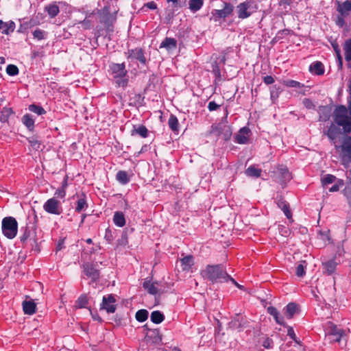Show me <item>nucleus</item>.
Segmentation results:
<instances>
[{
    "mask_svg": "<svg viewBox=\"0 0 351 351\" xmlns=\"http://www.w3.org/2000/svg\"><path fill=\"white\" fill-rule=\"evenodd\" d=\"M203 278L211 281L213 283L223 282L228 281V275L224 268L221 265H208L205 269L200 272Z\"/></svg>",
    "mask_w": 351,
    "mask_h": 351,
    "instance_id": "1",
    "label": "nucleus"
},
{
    "mask_svg": "<svg viewBox=\"0 0 351 351\" xmlns=\"http://www.w3.org/2000/svg\"><path fill=\"white\" fill-rule=\"evenodd\" d=\"M112 77L118 86L125 87L127 86L128 80L126 77L127 71L124 63L112 64L110 66Z\"/></svg>",
    "mask_w": 351,
    "mask_h": 351,
    "instance_id": "2",
    "label": "nucleus"
},
{
    "mask_svg": "<svg viewBox=\"0 0 351 351\" xmlns=\"http://www.w3.org/2000/svg\"><path fill=\"white\" fill-rule=\"evenodd\" d=\"M257 9L258 5L254 0H247L237 6V16L241 19H247L256 12Z\"/></svg>",
    "mask_w": 351,
    "mask_h": 351,
    "instance_id": "3",
    "label": "nucleus"
},
{
    "mask_svg": "<svg viewBox=\"0 0 351 351\" xmlns=\"http://www.w3.org/2000/svg\"><path fill=\"white\" fill-rule=\"evenodd\" d=\"M17 221L14 217H5L2 220V231L7 238H14L17 234Z\"/></svg>",
    "mask_w": 351,
    "mask_h": 351,
    "instance_id": "4",
    "label": "nucleus"
},
{
    "mask_svg": "<svg viewBox=\"0 0 351 351\" xmlns=\"http://www.w3.org/2000/svg\"><path fill=\"white\" fill-rule=\"evenodd\" d=\"M210 134L228 141L232 135V129L226 123L220 122L211 126Z\"/></svg>",
    "mask_w": 351,
    "mask_h": 351,
    "instance_id": "5",
    "label": "nucleus"
},
{
    "mask_svg": "<svg viewBox=\"0 0 351 351\" xmlns=\"http://www.w3.org/2000/svg\"><path fill=\"white\" fill-rule=\"evenodd\" d=\"M44 210L52 215H60L62 212L61 203L56 197L49 199L43 205Z\"/></svg>",
    "mask_w": 351,
    "mask_h": 351,
    "instance_id": "6",
    "label": "nucleus"
},
{
    "mask_svg": "<svg viewBox=\"0 0 351 351\" xmlns=\"http://www.w3.org/2000/svg\"><path fill=\"white\" fill-rule=\"evenodd\" d=\"M350 120L348 116V109L344 106H339L336 108L334 112V121L339 125H344Z\"/></svg>",
    "mask_w": 351,
    "mask_h": 351,
    "instance_id": "7",
    "label": "nucleus"
},
{
    "mask_svg": "<svg viewBox=\"0 0 351 351\" xmlns=\"http://www.w3.org/2000/svg\"><path fill=\"white\" fill-rule=\"evenodd\" d=\"M116 300L113 295L110 294L103 297L100 310H105L108 313H113L116 311Z\"/></svg>",
    "mask_w": 351,
    "mask_h": 351,
    "instance_id": "8",
    "label": "nucleus"
},
{
    "mask_svg": "<svg viewBox=\"0 0 351 351\" xmlns=\"http://www.w3.org/2000/svg\"><path fill=\"white\" fill-rule=\"evenodd\" d=\"M233 7L230 3H224L223 8L221 10H213L212 11V15L215 21H217L219 19H225L232 13Z\"/></svg>",
    "mask_w": 351,
    "mask_h": 351,
    "instance_id": "9",
    "label": "nucleus"
},
{
    "mask_svg": "<svg viewBox=\"0 0 351 351\" xmlns=\"http://www.w3.org/2000/svg\"><path fill=\"white\" fill-rule=\"evenodd\" d=\"M84 272L93 282H96L99 278V271L96 266L92 263H86L83 265Z\"/></svg>",
    "mask_w": 351,
    "mask_h": 351,
    "instance_id": "10",
    "label": "nucleus"
},
{
    "mask_svg": "<svg viewBox=\"0 0 351 351\" xmlns=\"http://www.w3.org/2000/svg\"><path fill=\"white\" fill-rule=\"evenodd\" d=\"M344 335V331L340 328H338L335 325H331L327 335L330 339V341L332 342H340L341 338Z\"/></svg>",
    "mask_w": 351,
    "mask_h": 351,
    "instance_id": "11",
    "label": "nucleus"
},
{
    "mask_svg": "<svg viewBox=\"0 0 351 351\" xmlns=\"http://www.w3.org/2000/svg\"><path fill=\"white\" fill-rule=\"evenodd\" d=\"M148 343L158 345L162 341V335L158 329L149 330L145 337Z\"/></svg>",
    "mask_w": 351,
    "mask_h": 351,
    "instance_id": "12",
    "label": "nucleus"
},
{
    "mask_svg": "<svg viewBox=\"0 0 351 351\" xmlns=\"http://www.w3.org/2000/svg\"><path fill=\"white\" fill-rule=\"evenodd\" d=\"M250 130L247 127L241 128L234 138V141L239 144H245L247 143L250 135Z\"/></svg>",
    "mask_w": 351,
    "mask_h": 351,
    "instance_id": "13",
    "label": "nucleus"
},
{
    "mask_svg": "<svg viewBox=\"0 0 351 351\" xmlns=\"http://www.w3.org/2000/svg\"><path fill=\"white\" fill-rule=\"evenodd\" d=\"M158 283L155 282H153L149 280H145L143 284V286L147 292L152 295H158L162 293V291L158 288Z\"/></svg>",
    "mask_w": 351,
    "mask_h": 351,
    "instance_id": "14",
    "label": "nucleus"
},
{
    "mask_svg": "<svg viewBox=\"0 0 351 351\" xmlns=\"http://www.w3.org/2000/svg\"><path fill=\"white\" fill-rule=\"evenodd\" d=\"M337 10L343 16H348L351 13V1L337 2Z\"/></svg>",
    "mask_w": 351,
    "mask_h": 351,
    "instance_id": "15",
    "label": "nucleus"
},
{
    "mask_svg": "<svg viewBox=\"0 0 351 351\" xmlns=\"http://www.w3.org/2000/svg\"><path fill=\"white\" fill-rule=\"evenodd\" d=\"M15 27L16 25L12 21L4 22L0 20V32L2 34L9 35L14 31Z\"/></svg>",
    "mask_w": 351,
    "mask_h": 351,
    "instance_id": "16",
    "label": "nucleus"
},
{
    "mask_svg": "<svg viewBox=\"0 0 351 351\" xmlns=\"http://www.w3.org/2000/svg\"><path fill=\"white\" fill-rule=\"evenodd\" d=\"M128 58L132 59H136L143 64H145L146 62L143 51L141 48H136L135 49L129 50Z\"/></svg>",
    "mask_w": 351,
    "mask_h": 351,
    "instance_id": "17",
    "label": "nucleus"
},
{
    "mask_svg": "<svg viewBox=\"0 0 351 351\" xmlns=\"http://www.w3.org/2000/svg\"><path fill=\"white\" fill-rule=\"evenodd\" d=\"M177 47V41L173 38H165L160 43V48H165L169 51L176 49Z\"/></svg>",
    "mask_w": 351,
    "mask_h": 351,
    "instance_id": "18",
    "label": "nucleus"
},
{
    "mask_svg": "<svg viewBox=\"0 0 351 351\" xmlns=\"http://www.w3.org/2000/svg\"><path fill=\"white\" fill-rule=\"evenodd\" d=\"M341 134V130L335 124H331L328 128L326 134L332 141L337 139L339 135Z\"/></svg>",
    "mask_w": 351,
    "mask_h": 351,
    "instance_id": "19",
    "label": "nucleus"
},
{
    "mask_svg": "<svg viewBox=\"0 0 351 351\" xmlns=\"http://www.w3.org/2000/svg\"><path fill=\"white\" fill-rule=\"evenodd\" d=\"M23 308L25 314L32 315L36 312V304L33 300H25L23 302Z\"/></svg>",
    "mask_w": 351,
    "mask_h": 351,
    "instance_id": "20",
    "label": "nucleus"
},
{
    "mask_svg": "<svg viewBox=\"0 0 351 351\" xmlns=\"http://www.w3.org/2000/svg\"><path fill=\"white\" fill-rule=\"evenodd\" d=\"M341 150L345 156L351 159V137H347L344 139L341 145Z\"/></svg>",
    "mask_w": 351,
    "mask_h": 351,
    "instance_id": "21",
    "label": "nucleus"
},
{
    "mask_svg": "<svg viewBox=\"0 0 351 351\" xmlns=\"http://www.w3.org/2000/svg\"><path fill=\"white\" fill-rule=\"evenodd\" d=\"M309 70L311 73L317 75H322L324 72V66L320 62L312 63L309 66Z\"/></svg>",
    "mask_w": 351,
    "mask_h": 351,
    "instance_id": "22",
    "label": "nucleus"
},
{
    "mask_svg": "<svg viewBox=\"0 0 351 351\" xmlns=\"http://www.w3.org/2000/svg\"><path fill=\"white\" fill-rule=\"evenodd\" d=\"M180 261L184 271H189L194 263L193 257L191 255L184 257Z\"/></svg>",
    "mask_w": 351,
    "mask_h": 351,
    "instance_id": "23",
    "label": "nucleus"
},
{
    "mask_svg": "<svg viewBox=\"0 0 351 351\" xmlns=\"http://www.w3.org/2000/svg\"><path fill=\"white\" fill-rule=\"evenodd\" d=\"M113 221L118 227H123L125 224V219L123 213L115 212L113 217Z\"/></svg>",
    "mask_w": 351,
    "mask_h": 351,
    "instance_id": "24",
    "label": "nucleus"
},
{
    "mask_svg": "<svg viewBox=\"0 0 351 351\" xmlns=\"http://www.w3.org/2000/svg\"><path fill=\"white\" fill-rule=\"evenodd\" d=\"M336 265L334 260H330L323 263V269L328 274H332L335 271Z\"/></svg>",
    "mask_w": 351,
    "mask_h": 351,
    "instance_id": "25",
    "label": "nucleus"
},
{
    "mask_svg": "<svg viewBox=\"0 0 351 351\" xmlns=\"http://www.w3.org/2000/svg\"><path fill=\"white\" fill-rule=\"evenodd\" d=\"M87 208L88 204L86 202L85 196L83 195L82 197H79L77 201L75 211L77 213H81L82 210H86Z\"/></svg>",
    "mask_w": 351,
    "mask_h": 351,
    "instance_id": "26",
    "label": "nucleus"
},
{
    "mask_svg": "<svg viewBox=\"0 0 351 351\" xmlns=\"http://www.w3.org/2000/svg\"><path fill=\"white\" fill-rule=\"evenodd\" d=\"M150 319L152 322L158 324L164 320L165 316L160 311H154L151 313Z\"/></svg>",
    "mask_w": 351,
    "mask_h": 351,
    "instance_id": "27",
    "label": "nucleus"
},
{
    "mask_svg": "<svg viewBox=\"0 0 351 351\" xmlns=\"http://www.w3.org/2000/svg\"><path fill=\"white\" fill-rule=\"evenodd\" d=\"M297 311V305L295 303H289L285 307V315L288 319L293 317Z\"/></svg>",
    "mask_w": 351,
    "mask_h": 351,
    "instance_id": "28",
    "label": "nucleus"
},
{
    "mask_svg": "<svg viewBox=\"0 0 351 351\" xmlns=\"http://www.w3.org/2000/svg\"><path fill=\"white\" fill-rule=\"evenodd\" d=\"M245 174L250 177L258 178L261 176V169L250 166L245 170Z\"/></svg>",
    "mask_w": 351,
    "mask_h": 351,
    "instance_id": "29",
    "label": "nucleus"
},
{
    "mask_svg": "<svg viewBox=\"0 0 351 351\" xmlns=\"http://www.w3.org/2000/svg\"><path fill=\"white\" fill-rule=\"evenodd\" d=\"M306 263L305 261H301L296 267L295 274L300 278L304 276L306 274Z\"/></svg>",
    "mask_w": 351,
    "mask_h": 351,
    "instance_id": "30",
    "label": "nucleus"
},
{
    "mask_svg": "<svg viewBox=\"0 0 351 351\" xmlns=\"http://www.w3.org/2000/svg\"><path fill=\"white\" fill-rule=\"evenodd\" d=\"M23 124L29 129H32L34 125V119L31 114H25L22 118Z\"/></svg>",
    "mask_w": 351,
    "mask_h": 351,
    "instance_id": "31",
    "label": "nucleus"
},
{
    "mask_svg": "<svg viewBox=\"0 0 351 351\" xmlns=\"http://www.w3.org/2000/svg\"><path fill=\"white\" fill-rule=\"evenodd\" d=\"M190 10L195 12L202 7L203 1L202 0H190L189 2Z\"/></svg>",
    "mask_w": 351,
    "mask_h": 351,
    "instance_id": "32",
    "label": "nucleus"
},
{
    "mask_svg": "<svg viewBox=\"0 0 351 351\" xmlns=\"http://www.w3.org/2000/svg\"><path fill=\"white\" fill-rule=\"evenodd\" d=\"M343 49L345 52V58L347 61H351V38L348 39L344 44Z\"/></svg>",
    "mask_w": 351,
    "mask_h": 351,
    "instance_id": "33",
    "label": "nucleus"
},
{
    "mask_svg": "<svg viewBox=\"0 0 351 351\" xmlns=\"http://www.w3.org/2000/svg\"><path fill=\"white\" fill-rule=\"evenodd\" d=\"M117 180L122 184H125L130 182V178L126 171H119L117 173Z\"/></svg>",
    "mask_w": 351,
    "mask_h": 351,
    "instance_id": "34",
    "label": "nucleus"
},
{
    "mask_svg": "<svg viewBox=\"0 0 351 351\" xmlns=\"http://www.w3.org/2000/svg\"><path fill=\"white\" fill-rule=\"evenodd\" d=\"M148 311L145 309L138 310L135 315V317L137 321L140 322H143L148 318Z\"/></svg>",
    "mask_w": 351,
    "mask_h": 351,
    "instance_id": "35",
    "label": "nucleus"
},
{
    "mask_svg": "<svg viewBox=\"0 0 351 351\" xmlns=\"http://www.w3.org/2000/svg\"><path fill=\"white\" fill-rule=\"evenodd\" d=\"M280 92V88L277 85H274L270 88V97L273 103L278 99Z\"/></svg>",
    "mask_w": 351,
    "mask_h": 351,
    "instance_id": "36",
    "label": "nucleus"
},
{
    "mask_svg": "<svg viewBox=\"0 0 351 351\" xmlns=\"http://www.w3.org/2000/svg\"><path fill=\"white\" fill-rule=\"evenodd\" d=\"M168 124L173 131L176 132L178 130V120L175 115L171 114L168 121Z\"/></svg>",
    "mask_w": 351,
    "mask_h": 351,
    "instance_id": "37",
    "label": "nucleus"
},
{
    "mask_svg": "<svg viewBox=\"0 0 351 351\" xmlns=\"http://www.w3.org/2000/svg\"><path fill=\"white\" fill-rule=\"evenodd\" d=\"M337 180V178L331 174H326L322 177L321 181L323 186L331 184L332 182H335Z\"/></svg>",
    "mask_w": 351,
    "mask_h": 351,
    "instance_id": "38",
    "label": "nucleus"
},
{
    "mask_svg": "<svg viewBox=\"0 0 351 351\" xmlns=\"http://www.w3.org/2000/svg\"><path fill=\"white\" fill-rule=\"evenodd\" d=\"M138 134L141 137L145 138L147 136V129L144 125H140L136 128H134L132 131V134Z\"/></svg>",
    "mask_w": 351,
    "mask_h": 351,
    "instance_id": "39",
    "label": "nucleus"
},
{
    "mask_svg": "<svg viewBox=\"0 0 351 351\" xmlns=\"http://www.w3.org/2000/svg\"><path fill=\"white\" fill-rule=\"evenodd\" d=\"M46 10L48 12V14L51 17L53 18L56 16L59 13V8L56 5H50L48 7L46 8Z\"/></svg>",
    "mask_w": 351,
    "mask_h": 351,
    "instance_id": "40",
    "label": "nucleus"
},
{
    "mask_svg": "<svg viewBox=\"0 0 351 351\" xmlns=\"http://www.w3.org/2000/svg\"><path fill=\"white\" fill-rule=\"evenodd\" d=\"M279 172L282 176L281 180L282 182H286L288 180H290L291 178V174L289 173V171L285 167H280L279 169Z\"/></svg>",
    "mask_w": 351,
    "mask_h": 351,
    "instance_id": "41",
    "label": "nucleus"
},
{
    "mask_svg": "<svg viewBox=\"0 0 351 351\" xmlns=\"http://www.w3.org/2000/svg\"><path fill=\"white\" fill-rule=\"evenodd\" d=\"M88 304V298L85 295H81L76 301V306L79 308H85Z\"/></svg>",
    "mask_w": 351,
    "mask_h": 351,
    "instance_id": "42",
    "label": "nucleus"
},
{
    "mask_svg": "<svg viewBox=\"0 0 351 351\" xmlns=\"http://www.w3.org/2000/svg\"><path fill=\"white\" fill-rule=\"evenodd\" d=\"M29 110L38 115H42L46 112L43 107L34 104L30 105L29 106Z\"/></svg>",
    "mask_w": 351,
    "mask_h": 351,
    "instance_id": "43",
    "label": "nucleus"
},
{
    "mask_svg": "<svg viewBox=\"0 0 351 351\" xmlns=\"http://www.w3.org/2000/svg\"><path fill=\"white\" fill-rule=\"evenodd\" d=\"M6 72L9 75L14 76L19 73V69L14 64H9L7 66Z\"/></svg>",
    "mask_w": 351,
    "mask_h": 351,
    "instance_id": "44",
    "label": "nucleus"
},
{
    "mask_svg": "<svg viewBox=\"0 0 351 351\" xmlns=\"http://www.w3.org/2000/svg\"><path fill=\"white\" fill-rule=\"evenodd\" d=\"M283 84L288 87L301 88L303 86L299 82L292 80L284 81Z\"/></svg>",
    "mask_w": 351,
    "mask_h": 351,
    "instance_id": "45",
    "label": "nucleus"
},
{
    "mask_svg": "<svg viewBox=\"0 0 351 351\" xmlns=\"http://www.w3.org/2000/svg\"><path fill=\"white\" fill-rule=\"evenodd\" d=\"M344 184V182L341 179H337L335 182V184L329 189L330 192H336L338 191L343 185Z\"/></svg>",
    "mask_w": 351,
    "mask_h": 351,
    "instance_id": "46",
    "label": "nucleus"
},
{
    "mask_svg": "<svg viewBox=\"0 0 351 351\" xmlns=\"http://www.w3.org/2000/svg\"><path fill=\"white\" fill-rule=\"evenodd\" d=\"M29 143L32 148L34 150H38L40 147V142L35 138H31L29 140Z\"/></svg>",
    "mask_w": 351,
    "mask_h": 351,
    "instance_id": "47",
    "label": "nucleus"
},
{
    "mask_svg": "<svg viewBox=\"0 0 351 351\" xmlns=\"http://www.w3.org/2000/svg\"><path fill=\"white\" fill-rule=\"evenodd\" d=\"M282 204V211L284 212L285 215H286V217L288 218V219H291V213L289 209V206L284 203V202H282L281 203ZM279 206L281 207V204H279Z\"/></svg>",
    "mask_w": 351,
    "mask_h": 351,
    "instance_id": "48",
    "label": "nucleus"
},
{
    "mask_svg": "<svg viewBox=\"0 0 351 351\" xmlns=\"http://www.w3.org/2000/svg\"><path fill=\"white\" fill-rule=\"evenodd\" d=\"M54 195L56 197L64 199L66 195V190H64V188L60 187L56 191Z\"/></svg>",
    "mask_w": 351,
    "mask_h": 351,
    "instance_id": "49",
    "label": "nucleus"
},
{
    "mask_svg": "<svg viewBox=\"0 0 351 351\" xmlns=\"http://www.w3.org/2000/svg\"><path fill=\"white\" fill-rule=\"evenodd\" d=\"M287 335L297 343H300V341L298 340L295 332L292 327L289 326L287 330Z\"/></svg>",
    "mask_w": 351,
    "mask_h": 351,
    "instance_id": "50",
    "label": "nucleus"
},
{
    "mask_svg": "<svg viewBox=\"0 0 351 351\" xmlns=\"http://www.w3.org/2000/svg\"><path fill=\"white\" fill-rule=\"evenodd\" d=\"M273 317H274V318L275 321H276L278 324H280V325H282V326H285V321H284V318H283V317H282V316H281V315H280V313H278V311L276 314H274V315H273Z\"/></svg>",
    "mask_w": 351,
    "mask_h": 351,
    "instance_id": "51",
    "label": "nucleus"
},
{
    "mask_svg": "<svg viewBox=\"0 0 351 351\" xmlns=\"http://www.w3.org/2000/svg\"><path fill=\"white\" fill-rule=\"evenodd\" d=\"M273 317H274V318L275 321H276L278 324H280V325H282V326H285V321H284V318H283V317H282V316H281V315H280V313H278V311L276 314H274V315H273Z\"/></svg>",
    "mask_w": 351,
    "mask_h": 351,
    "instance_id": "52",
    "label": "nucleus"
},
{
    "mask_svg": "<svg viewBox=\"0 0 351 351\" xmlns=\"http://www.w3.org/2000/svg\"><path fill=\"white\" fill-rule=\"evenodd\" d=\"M273 317H274V318L275 321H276L278 324H280V325H282V326H285V321H284V318H283V317H282V316H281V315H280V313H278V311L276 314H274V315H273Z\"/></svg>",
    "mask_w": 351,
    "mask_h": 351,
    "instance_id": "53",
    "label": "nucleus"
},
{
    "mask_svg": "<svg viewBox=\"0 0 351 351\" xmlns=\"http://www.w3.org/2000/svg\"><path fill=\"white\" fill-rule=\"evenodd\" d=\"M343 127V130L345 134H348L351 132V121L348 120L344 125H339Z\"/></svg>",
    "mask_w": 351,
    "mask_h": 351,
    "instance_id": "54",
    "label": "nucleus"
},
{
    "mask_svg": "<svg viewBox=\"0 0 351 351\" xmlns=\"http://www.w3.org/2000/svg\"><path fill=\"white\" fill-rule=\"evenodd\" d=\"M45 32L40 29H36L33 32L34 37L38 40H42L44 38Z\"/></svg>",
    "mask_w": 351,
    "mask_h": 351,
    "instance_id": "55",
    "label": "nucleus"
},
{
    "mask_svg": "<svg viewBox=\"0 0 351 351\" xmlns=\"http://www.w3.org/2000/svg\"><path fill=\"white\" fill-rule=\"evenodd\" d=\"M265 348H271L273 347V341L269 338H266L262 343Z\"/></svg>",
    "mask_w": 351,
    "mask_h": 351,
    "instance_id": "56",
    "label": "nucleus"
},
{
    "mask_svg": "<svg viewBox=\"0 0 351 351\" xmlns=\"http://www.w3.org/2000/svg\"><path fill=\"white\" fill-rule=\"evenodd\" d=\"M346 16H341L340 14L339 15L337 16V24L340 26V27H343L344 25H345V21H344V18H346Z\"/></svg>",
    "mask_w": 351,
    "mask_h": 351,
    "instance_id": "57",
    "label": "nucleus"
},
{
    "mask_svg": "<svg viewBox=\"0 0 351 351\" xmlns=\"http://www.w3.org/2000/svg\"><path fill=\"white\" fill-rule=\"evenodd\" d=\"M263 82L267 84H272L274 82V78L271 75H267L263 77Z\"/></svg>",
    "mask_w": 351,
    "mask_h": 351,
    "instance_id": "58",
    "label": "nucleus"
},
{
    "mask_svg": "<svg viewBox=\"0 0 351 351\" xmlns=\"http://www.w3.org/2000/svg\"><path fill=\"white\" fill-rule=\"evenodd\" d=\"M219 107V105L217 104L215 101H210L208 105V108L210 111L217 110Z\"/></svg>",
    "mask_w": 351,
    "mask_h": 351,
    "instance_id": "59",
    "label": "nucleus"
},
{
    "mask_svg": "<svg viewBox=\"0 0 351 351\" xmlns=\"http://www.w3.org/2000/svg\"><path fill=\"white\" fill-rule=\"evenodd\" d=\"M80 23L84 29H90L92 25L90 21L88 19H84L83 21H81Z\"/></svg>",
    "mask_w": 351,
    "mask_h": 351,
    "instance_id": "60",
    "label": "nucleus"
},
{
    "mask_svg": "<svg viewBox=\"0 0 351 351\" xmlns=\"http://www.w3.org/2000/svg\"><path fill=\"white\" fill-rule=\"evenodd\" d=\"M144 7H146L149 9H151V10H155L157 8V5L154 2V1H150V2H148L147 3H145L143 6Z\"/></svg>",
    "mask_w": 351,
    "mask_h": 351,
    "instance_id": "61",
    "label": "nucleus"
},
{
    "mask_svg": "<svg viewBox=\"0 0 351 351\" xmlns=\"http://www.w3.org/2000/svg\"><path fill=\"white\" fill-rule=\"evenodd\" d=\"M335 52L337 53V56L338 58V60H339V64H340V66H341L342 65V58H341V56L340 49H338L337 47H335Z\"/></svg>",
    "mask_w": 351,
    "mask_h": 351,
    "instance_id": "62",
    "label": "nucleus"
},
{
    "mask_svg": "<svg viewBox=\"0 0 351 351\" xmlns=\"http://www.w3.org/2000/svg\"><path fill=\"white\" fill-rule=\"evenodd\" d=\"M267 313L272 316L278 312L277 309L274 306H269L267 308Z\"/></svg>",
    "mask_w": 351,
    "mask_h": 351,
    "instance_id": "63",
    "label": "nucleus"
},
{
    "mask_svg": "<svg viewBox=\"0 0 351 351\" xmlns=\"http://www.w3.org/2000/svg\"><path fill=\"white\" fill-rule=\"evenodd\" d=\"M344 195L348 197V198H351V190L349 187H346V189H344Z\"/></svg>",
    "mask_w": 351,
    "mask_h": 351,
    "instance_id": "64",
    "label": "nucleus"
}]
</instances>
